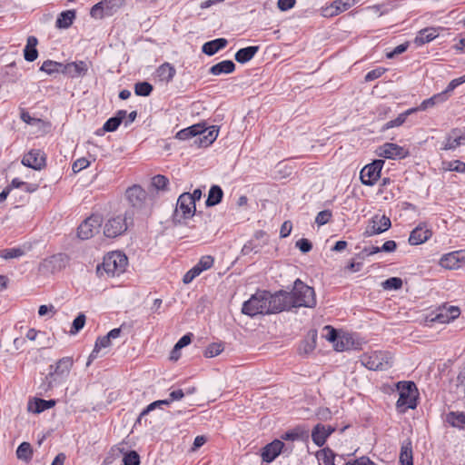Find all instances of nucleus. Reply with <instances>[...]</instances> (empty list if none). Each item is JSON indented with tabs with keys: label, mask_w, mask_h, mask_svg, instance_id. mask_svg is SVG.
Here are the masks:
<instances>
[{
	"label": "nucleus",
	"mask_w": 465,
	"mask_h": 465,
	"mask_svg": "<svg viewBox=\"0 0 465 465\" xmlns=\"http://www.w3.org/2000/svg\"><path fill=\"white\" fill-rule=\"evenodd\" d=\"M38 40L35 36L30 35L27 38L26 45L24 49V57L27 62H34L38 56L36 45Z\"/></svg>",
	"instance_id": "obj_33"
},
{
	"label": "nucleus",
	"mask_w": 465,
	"mask_h": 465,
	"mask_svg": "<svg viewBox=\"0 0 465 465\" xmlns=\"http://www.w3.org/2000/svg\"><path fill=\"white\" fill-rule=\"evenodd\" d=\"M440 265L449 270L462 267L465 265V250L454 251L444 254L440 260Z\"/></svg>",
	"instance_id": "obj_13"
},
{
	"label": "nucleus",
	"mask_w": 465,
	"mask_h": 465,
	"mask_svg": "<svg viewBox=\"0 0 465 465\" xmlns=\"http://www.w3.org/2000/svg\"><path fill=\"white\" fill-rule=\"evenodd\" d=\"M446 421L454 428L465 430V412L463 411H450L446 415Z\"/></svg>",
	"instance_id": "obj_36"
},
{
	"label": "nucleus",
	"mask_w": 465,
	"mask_h": 465,
	"mask_svg": "<svg viewBox=\"0 0 465 465\" xmlns=\"http://www.w3.org/2000/svg\"><path fill=\"white\" fill-rule=\"evenodd\" d=\"M319 460H321L324 465H334L335 454L330 449H324L318 455Z\"/></svg>",
	"instance_id": "obj_56"
},
{
	"label": "nucleus",
	"mask_w": 465,
	"mask_h": 465,
	"mask_svg": "<svg viewBox=\"0 0 465 465\" xmlns=\"http://www.w3.org/2000/svg\"><path fill=\"white\" fill-rule=\"evenodd\" d=\"M91 65V62L83 60L67 63L64 64L63 74L71 78L83 77L87 74Z\"/></svg>",
	"instance_id": "obj_15"
},
{
	"label": "nucleus",
	"mask_w": 465,
	"mask_h": 465,
	"mask_svg": "<svg viewBox=\"0 0 465 465\" xmlns=\"http://www.w3.org/2000/svg\"><path fill=\"white\" fill-rule=\"evenodd\" d=\"M102 217L98 214H93L86 218L77 229V235L82 240L92 238L102 225Z\"/></svg>",
	"instance_id": "obj_10"
},
{
	"label": "nucleus",
	"mask_w": 465,
	"mask_h": 465,
	"mask_svg": "<svg viewBox=\"0 0 465 465\" xmlns=\"http://www.w3.org/2000/svg\"><path fill=\"white\" fill-rule=\"evenodd\" d=\"M111 346V338L106 334L100 336L96 339L94 347L88 357L86 365L89 366L93 361L99 357V353L103 348H108Z\"/></svg>",
	"instance_id": "obj_26"
},
{
	"label": "nucleus",
	"mask_w": 465,
	"mask_h": 465,
	"mask_svg": "<svg viewBox=\"0 0 465 465\" xmlns=\"http://www.w3.org/2000/svg\"><path fill=\"white\" fill-rule=\"evenodd\" d=\"M330 434L331 431H327L324 425L317 424L312 430V439L317 446L322 447Z\"/></svg>",
	"instance_id": "obj_35"
},
{
	"label": "nucleus",
	"mask_w": 465,
	"mask_h": 465,
	"mask_svg": "<svg viewBox=\"0 0 465 465\" xmlns=\"http://www.w3.org/2000/svg\"><path fill=\"white\" fill-rule=\"evenodd\" d=\"M126 115L127 112L125 110L117 111L114 116L110 117L104 124V131H108L110 133L116 131L123 121L125 119Z\"/></svg>",
	"instance_id": "obj_32"
},
{
	"label": "nucleus",
	"mask_w": 465,
	"mask_h": 465,
	"mask_svg": "<svg viewBox=\"0 0 465 465\" xmlns=\"http://www.w3.org/2000/svg\"><path fill=\"white\" fill-rule=\"evenodd\" d=\"M381 150L380 155L388 159H404L410 154L408 149L392 143H384Z\"/></svg>",
	"instance_id": "obj_17"
},
{
	"label": "nucleus",
	"mask_w": 465,
	"mask_h": 465,
	"mask_svg": "<svg viewBox=\"0 0 465 465\" xmlns=\"http://www.w3.org/2000/svg\"><path fill=\"white\" fill-rule=\"evenodd\" d=\"M214 263V258L211 255L203 256L199 262L195 264L198 268H200L201 272L206 271L213 267Z\"/></svg>",
	"instance_id": "obj_58"
},
{
	"label": "nucleus",
	"mask_w": 465,
	"mask_h": 465,
	"mask_svg": "<svg viewBox=\"0 0 465 465\" xmlns=\"http://www.w3.org/2000/svg\"><path fill=\"white\" fill-rule=\"evenodd\" d=\"M335 350L338 351H348L352 348L351 337L349 334L339 336L334 344Z\"/></svg>",
	"instance_id": "obj_46"
},
{
	"label": "nucleus",
	"mask_w": 465,
	"mask_h": 465,
	"mask_svg": "<svg viewBox=\"0 0 465 465\" xmlns=\"http://www.w3.org/2000/svg\"><path fill=\"white\" fill-rule=\"evenodd\" d=\"M223 349L224 347L222 342H213L207 346L203 355L206 358H213L219 355L223 351Z\"/></svg>",
	"instance_id": "obj_50"
},
{
	"label": "nucleus",
	"mask_w": 465,
	"mask_h": 465,
	"mask_svg": "<svg viewBox=\"0 0 465 465\" xmlns=\"http://www.w3.org/2000/svg\"><path fill=\"white\" fill-rule=\"evenodd\" d=\"M156 74L160 81L170 83L176 74V69L170 63L165 62L157 68Z\"/></svg>",
	"instance_id": "obj_30"
},
{
	"label": "nucleus",
	"mask_w": 465,
	"mask_h": 465,
	"mask_svg": "<svg viewBox=\"0 0 465 465\" xmlns=\"http://www.w3.org/2000/svg\"><path fill=\"white\" fill-rule=\"evenodd\" d=\"M16 456L17 459L29 461L33 457V449L29 442H22L16 449Z\"/></svg>",
	"instance_id": "obj_40"
},
{
	"label": "nucleus",
	"mask_w": 465,
	"mask_h": 465,
	"mask_svg": "<svg viewBox=\"0 0 465 465\" xmlns=\"http://www.w3.org/2000/svg\"><path fill=\"white\" fill-rule=\"evenodd\" d=\"M128 264L127 256L119 251L108 252L103 262L96 266L98 277H114L123 273Z\"/></svg>",
	"instance_id": "obj_1"
},
{
	"label": "nucleus",
	"mask_w": 465,
	"mask_h": 465,
	"mask_svg": "<svg viewBox=\"0 0 465 465\" xmlns=\"http://www.w3.org/2000/svg\"><path fill=\"white\" fill-rule=\"evenodd\" d=\"M218 129L215 126L206 127V132L203 133L202 135H198L194 139L193 143L198 147H208L211 145L218 136Z\"/></svg>",
	"instance_id": "obj_22"
},
{
	"label": "nucleus",
	"mask_w": 465,
	"mask_h": 465,
	"mask_svg": "<svg viewBox=\"0 0 465 465\" xmlns=\"http://www.w3.org/2000/svg\"><path fill=\"white\" fill-rule=\"evenodd\" d=\"M295 246L302 252L307 253L312 249V243L306 238L298 240Z\"/></svg>",
	"instance_id": "obj_62"
},
{
	"label": "nucleus",
	"mask_w": 465,
	"mask_h": 465,
	"mask_svg": "<svg viewBox=\"0 0 465 465\" xmlns=\"http://www.w3.org/2000/svg\"><path fill=\"white\" fill-rule=\"evenodd\" d=\"M64 64L53 61V60H45L40 67V71L46 73L49 75H52L55 73H62L64 69Z\"/></svg>",
	"instance_id": "obj_38"
},
{
	"label": "nucleus",
	"mask_w": 465,
	"mask_h": 465,
	"mask_svg": "<svg viewBox=\"0 0 465 465\" xmlns=\"http://www.w3.org/2000/svg\"><path fill=\"white\" fill-rule=\"evenodd\" d=\"M74 361L71 357H64L60 359L55 365H50V371L46 376L48 381V388L53 386V382L64 380L66 378L73 367Z\"/></svg>",
	"instance_id": "obj_8"
},
{
	"label": "nucleus",
	"mask_w": 465,
	"mask_h": 465,
	"mask_svg": "<svg viewBox=\"0 0 465 465\" xmlns=\"http://www.w3.org/2000/svg\"><path fill=\"white\" fill-rule=\"evenodd\" d=\"M54 400H44V399H35V408L32 409L29 406V410H31L35 413H41L46 410L53 408L55 405Z\"/></svg>",
	"instance_id": "obj_43"
},
{
	"label": "nucleus",
	"mask_w": 465,
	"mask_h": 465,
	"mask_svg": "<svg viewBox=\"0 0 465 465\" xmlns=\"http://www.w3.org/2000/svg\"><path fill=\"white\" fill-rule=\"evenodd\" d=\"M288 293L291 297L292 308H314L317 304L314 289L304 283L301 279L294 281L293 287Z\"/></svg>",
	"instance_id": "obj_2"
},
{
	"label": "nucleus",
	"mask_w": 465,
	"mask_h": 465,
	"mask_svg": "<svg viewBox=\"0 0 465 465\" xmlns=\"http://www.w3.org/2000/svg\"><path fill=\"white\" fill-rule=\"evenodd\" d=\"M124 465H140V456L135 450L126 452L123 459Z\"/></svg>",
	"instance_id": "obj_57"
},
{
	"label": "nucleus",
	"mask_w": 465,
	"mask_h": 465,
	"mask_svg": "<svg viewBox=\"0 0 465 465\" xmlns=\"http://www.w3.org/2000/svg\"><path fill=\"white\" fill-rule=\"evenodd\" d=\"M399 461L401 465H413L412 443L410 439L401 444Z\"/></svg>",
	"instance_id": "obj_27"
},
{
	"label": "nucleus",
	"mask_w": 465,
	"mask_h": 465,
	"mask_svg": "<svg viewBox=\"0 0 465 465\" xmlns=\"http://www.w3.org/2000/svg\"><path fill=\"white\" fill-rule=\"evenodd\" d=\"M432 235V232L426 226L419 225L414 228L410 234L409 243L411 245H419L427 242Z\"/></svg>",
	"instance_id": "obj_20"
},
{
	"label": "nucleus",
	"mask_w": 465,
	"mask_h": 465,
	"mask_svg": "<svg viewBox=\"0 0 465 465\" xmlns=\"http://www.w3.org/2000/svg\"><path fill=\"white\" fill-rule=\"evenodd\" d=\"M153 90V85L145 81L138 82L134 84V94L138 96H149Z\"/></svg>",
	"instance_id": "obj_48"
},
{
	"label": "nucleus",
	"mask_w": 465,
	"mask_h": 465,
	"mask_svg": "<svg viewBox=\"0 0 465 465\" xmlns=\"http://www.w3.org/2000/svg\"><path fill=\"white\" fill-rule=\"evenodd\" d=\"M382 358L377 352L371 355H364L361 359L362 364L371 371L384 370V364L381 361Z\"/></svg>",
	"instance_id": "obj_31"
},
{
	"label": "nucleus",
	"mask_w": 465,
	"mask_h": 465,
	"mask_svg": "<svg viewBox=\"0 0 465 465\" xmlns=\"http://www.w3.org/2000/svg\"><path fill=\"white\" fill-rule=\"evenodd\" d=\"M305 438H308V432L300 428H295L282 435V439L284 440H304Z\"/></svg>",
	"instance_id": "obj_45"
},
{
	"label": "nucleus",
	"mask_w": 465,
	"mask_h": 465,
	"mask_svg": "<svg viewBox=\"0 0 465 465\" xmlns=\"http://www.w3.org/2000/svg\"><path fill=\"white\" fill-rule=\"evenodd\" d=\"M152 184L156 190L166 191L169 184V180L164 175L157 174L153 177Z\"/></svg>",
	"instance_id": "obj_54"
},
{
	"label": "nucleus",
	"mask_w": 465,
	"mask_h": 465,
	"mask_svg": "<svg viewBox=\"0 0 465 465\" xmlns=\"http://www.w3.org/2000/svg\"><path fill=\"white\" fill-rule=\"evenodd\" d=\"M85 315L84 313H79L72 323V327L69 331L70 334L75 335L76 333H78L84 328L85 324Z\"/></svg>",
	"instance_id": "obj_52"
},
{
	"label": "nucleus",
	"mask_w": 465,
	"mask_h": 465,
	"mask_svg": "<svg viewBox=\"0 0 465 465\" xmlns=\"http://www.w3.org/2000/svg\"><path fill=\"white\" fill-rule=\"evenodd\" d=\"M75 17V10L72 9L63 11L57 16V19L55 21V26L59 29H67L72 25Z\"/></svg>",
	"instance_id": "obj_29"
},
{
	"label": "nucleus",
	"mask_w": 465,
	"mask_h": 465,
	"mask_svg": "<svg viewBox=\"0 0 465 465\" xmlns=\"http://www.w3.org/2000/svg\"><path fill=\"white\" fill-rule=\"evenodd\" d=\"M266 291H257L249 300L245 301L242 307V312L250 317L258 314H267Z\"/></svg>",
	"instance_id": "obj_5"
},
{
	"label": "nucleus",
	"mask_w": 465,
	"mask_h": 465,
	"mask_svg": "<svg viewBox=\"0 0 465 465\" xmlns=\"http://www.w3.org/2000/svg\"><path fill=\"white\" fill-rule=\"evenodd\" d=\"M193 337V334L191 332H188L185 335H183L182 338H180V340L176 342V344L173 347L171 358L174 359L175 358V356L173 355L174 352H177L179 350L189 345L192 342Z\"/></svg>",
	"instance_id": "obj_53"
},
{
	"label": "nucleus",
	"mask_w": 465,
	"mask_h": 465,
	"mask_svg": "<svg viewBox=\"0 0 465 465\" xmlns=\"http://www.w3.org/2000/svg\"><path fill=\"white\" fill-rule=\"evenodd\" d=\"M391 226V219L386 215H374L369 222L363 235L371 237L388 231Z\"/></svg>",
	"instance_id": "obj_11"
},
{
	"label": "nucleus",
	"mask_w": 465,
	"mask_h": 465,
	"mask_svg": "<svg viewBox=\"0 0 465 465\" xmlns=\"http://www.w3.org/2000/svg\"><path fill=\"white\" fill-rule=\"evenodd\" d=\"M446 100L444 99V94L439 93L428 99L423 100L421 104L415 109H417V111H425L428 108L433 107L435 104L443 103Z\"/></svg>",
	"instance_id": "obj_39"
},
{
	"label": "nucleus",
	"mask_w": 465,
	"mask_h": 465,
	"mask_svg": "<svg viewBox=\"0 0 465 465\" xmlns=\"http://www.w3.org/2000/svg\"><path fill=\"white\" fill-rule=\"evenodd\" d=\"M385 162L381 159H376L372 163L365 165L361 173V182L367 186H372L381 177V173Z\"/></svg>",
	"instance_id": "obj_9"
},
{
	"label": "nucleus",
	"mask_w": 465,
	"mask_h": 465,
	"mask_svg": "<svg viewBox=\"0 0 465 465\" xmlns=\"http://www.w3.org/2000/svg\"><path fill=\"white\" fill-rule=\"evenodd\" d=\"M202 273L200 268H198L196 265H194L192 269H190L183 278V282L184 284H188L193 281L194 278H196L198 275Z\"/></svg>",
	"instance_id": "obj_60"
},
{
	"label": "nucleus",
	"mask_w": 465,
	"mask_h": 465,
	"mask_svg": "<svg viewBox=\"0 0 465 465\" xmlns=\"http://www.w3.org/2000/svg\"><path fill=\"white\" fill-rule=\"evenodd\" d=\"M206 132L205 124H196L187 128L180 130L175 137L179 140H188L190 138H197L198 135H202L203 133Z\"/></svg>",
	"instance_id": "obj_21"
},
{
	"label": "nucleus",
	"mask_w": 465,
	"mask_h": 465,
	"mask_svg": "<svg viewBox=\"0 0 465 465\" xmlns=\"http://www.w3.org/2000/svg\"><path fill=\"white\" fill-rule=\"evenodd\" d=\"M403 282L400 277H391L382 282L381 286L384 290H400L402 287Z\"/></svg>",
	"instance_id": "obj_51"
},
{
	"label": "nucleus",
	"mask_w": 465,
	"mask_h": 465,
	"mask_svg": "<svg viewBox=\"0 0 465 465\" xmlns=\"http://www.w3.org/2000/svg\"><path fill=\"white\" fill-rule=\"evenodd\" d=\"M125 197L134 210H141L145 203L147 193L140 185H133L125 192Z\"/></svg>",
	"instance_id": "obj_12"
},
{
	"label": "nucleus",
	"mask_w": 465,
	"mask_h": 465,
	"mask_svg": "<svg viewBox=\"0 0 465 465\" xmlns=\"http://www.w3.org/2000/svg\"><path fill=\"white\" fill-rule=\"evenodd\" d=\"M90 164V162L84 158H79L77 159L72 165V170L74 173H78L85 168H87Z\"/></svg>",
	"instance_id": "obj_63"
},
{
	"label": "nucleus",
	"mask_w": 465,
	"mask_h": 465,
	"mask_svg": "<svg viewBox=\"0 0 465 465\" xmlns=\"http://www.w3.org/2000/svg\"><path fill=\"white\" fill-rule=\"evenodd\" d=\"M438 29L435 27H426L420 30L414 39V44L417 46L423 45L427 43L433 41L437 36Z\"/></svg>",
	"instance_id": "obj_24"
},
{
	"label": "nucleus",
	"mask_w": 465,
	"mask_h": 465,
	"mask_svg": "<svg viewBox=\"0 0 465 465\" xmlns=\"http://www.w3.org/2000/svg\"><path fill=\"white\" fill-rule=\"evenodd\" d=\"M133 215V211H126L124 215H117L108 219L104 226V234L107 238H115L122 235L128 228L127 219H132Z\"/></svg>",
	"instance_id": "obj_6"
},
{
	"label": "nucleus",
	"mask_w": 465,
	"mask_h": 465,
	"mask_svg": "<svg viewBox=\"0 0 465 465\" xmlns=\"http://www.w3.org/2000/svg\"><path fill=\"white\" fill-rule=\"evenodd\" d=\"M22 163L34 170H42L46 165V157L41 150L32 149L24 155Z\"/></svg>",
	"instance_id": "obj_14"
},
{
	"label": "nucleus",
	"mask_w": 465,
	"mask_h": 465,
	"mask_svg": "<svg viewBox=\"0 0 465 465\" xmlns=\"http://www.w3.org/2000/svg\"><path fill=\"white\" fill-rule=\"evenodd\" d=\"M344 465H376L371 459L367 456H361L353 461H348Z\"/></svg>",
	"instance_id": "obj_64"
},
{
	"label": "nucleus",
	"mask_w": 465,
	"mask_h": 465,
	"mask_svg": "<svg viewBox=\"0 0 465 465\" xmlns=\"http://www.w3.org/2000/svg\"><path fill=\"white\" fill-rule=\"evenodd\" d=\"M228 45V40L225 38H216L214 40L204 43L202 46V52L208 55L213 56L220 50L225 48Z\"/></svg>",
	"instance_id": "obj_23"
},
{
	"label": "nucleus",
	"mask_w": 465,
	"mask_h": 465,
	"mask_svg": "<svg viewBox=\"0 0 465 465\" xmlns=\"http://www.w3.org/2000/svg\"><path fill=\"white\" fill-rule=\"evenodd\" d=\"M386 72V69L383 67H377L373 70L369 71L364 79L366 82H371L378 78H380L384 73Z\"/></svg>",
	"instance_id": "obj_61"
},
{
	"label": "nucleus",
	"mask_w": 465,
	"mask_h": 465,
	"mask_svg": "<svg viewBox=\"0 0 465 465\" xmlns=\"http://www.w3.org/2000/svg\"><path fill=\"white\" fill-rule=\"evenodd\" d=\"M399 391V399L396 402L399 411L403 412L407 409H415L417 407V400L419 391L414 381H399L397 383Z\"/></svg>",
	"instance_id": "obj_3"
},
{
	"label": "nucleus",
	"mask_w": 465,
	"mask_h": 465,
	"mask_svg": "<svg viewBox=\"0 0 465 465\" xmlns=\"http://www.w3.org/2000/svg\"><path fill=\"white\" fill-rule=\"evenodd\" d=\"M285 444L280 440H274L266 444L262 450V460L264 462H272L282 451Z\"/></svg>",
	"instance_id": "obj_16"
},
{
	"label": "nucleus",
	"mask_w": 465,
	"mask_h": 465,
	"mask_svg": "<svg viewBox=\"0 0 465 465\" xmlns=\"http://www.w3.org/2000/svg\"><path fill=\"white\" fill-rule=\"evenodd\" d=\"M259 49L260 46L258 45H250L247 47L241 48L235 53L234 59L239 64L248 63L259 52Z\"/></svg>",
	"instance_id": "obj_25"
},
{
	"label": "nucleus",
	"mask_w": 465,
	"mask_h": 465,
	"mask_svg": "<svg viewBox=\"0 0 465 465\" xmlns=\"http://www.w3.org/2000/svg\"><path fill=\"white\" fill-rule=\"evenodd\" d=\"M442 164L445 171L465 173V163L460 160L443 162Z\"/></svg>",
	"instance_id": "obj_47"
},
{
	"label": "nucleus",
	"mask_w": 465,
	"mask_h": 465,
	"mask_svg": "<svg viewBox=\"0 0 465 465\" xmlns=\"http://www.w3.org/2000/svg\"><path fill=\"white\" fill-rule=\"evenodd\" d=\"M460 314V310L457 306L450 305L449 307L440 308L435 316L431 319L432 322L439 323H448L450 321L457 319Z\"/></svg>",
	"instance_id": "obj_19"
},
{
	"label": "nucleus",
	"mask_w": 465,
	"mask_h": 465,
	"mask_svg": "<svg viewBox=\"0 0 465 465\" xmlns=\"http://www.w3.org/2000/svg\"><path fill=\"white\" fill-rule=\"evenodd\" d=\"M104 4L103 0L94 5L90 10V15L95 19H103L104 17H105L106 15L104 13Z\"/></svg>",
	"instance_id": "obj_55"
},
{
	"label": "nucleus",
	"mask_w": 465,
	"mask_h": 465,
	"mask_svg": "<svg viewBox=\"0 0 465 465\" xmlns=\"http://www.w3.org/2000/svg\"><path fill=\"white\" fill-rule=\"evenodd\" d=\"M267 298V314L279 313L283 311H291L292 309L291 297L287 291H278L271 293L266 291Z\"/></svg>",
	"instance_id": "obj_4"
},
{
	"label": "nucleus",
	"mask_w": 465,
	"mask_h": 465,
	"mask_svg": "<svg viewBox=\"0 0 465 465\" xmlns=\"http://www.w3.org/2000/svg\"><path fill=\"white\" fill-rule=\"evenodd\" d=\"M417 112V109L411 108L406 110L405 112L400 114L397 118L387 122L383 127V129H390L393 127H398L403 124L407 119V117L412 113Z\"/></svg>",
	"instance_id": "obj_42"
},
{
	"label": "nucleus",
	"mask_w": 465,
	"mask_h": 465,
	"mask_svg": "<svg viewBox=\"0 0 465 465\" xmlns=\"http://www.w3.org/2000/svg\"><path fill=\"white\" fill-rule=\"evenodd\" d=\"M106 16H112L125 5V0H103Z\"/></svg>",
	"instance_id": "obj_41"
},
{
	"label": "nucleus",
	"mask_w": 465,
	"mask_h": 465,
	"mask_svg": "<svg viewBox=\"0 0 465 465\" xmlns=\"http://www.w3.org/2000/svg\"><path fill=\"white\" fill-rule=\"evenodd\" d=\"M235 64L232 60H223L219 62L209 69V74L213 75H221L223 74H232L235 71Z\"/></svg>",
	"instance_id": "obj_28"
},
{
	"label": "nucleus",
	"mask_w": 465,
	"mask_h": 465,
	"mask_svg": "<svg viewBox=\"0 0 465 465\" xmlns=\"http://www.w3.org/2000/svg\"><path fill=\"white\" fill-rule=\"evenodd\" d=\"M196 207L193 204V200L189 196V193H182L176 203V209L173 213V222L182 223V221L193 217L195 214Z\"/></svg>",
	"instance_id": "obj_7"
},
{
	"label": "nucleus",
	"mask_w": 465,
	"mask_h": 465,
	"mask_svg": "<svg viewBox=\"0 0 465 465\" xmlns=\"http://www.w3.org/2000/svg\"><path fill=\"white\" fill-rule=\"evenodd\" d=\"M331 216H332V213H331V210L321 211L320 213H318V214H317V216L315 218V223L318 225H324L327 223H329V221L331 220Z\"/></svg>",
	"instance_id": "obj_59"
},
{
	"label": "nucleus",
	"mask_w": 465,
	"mask_h": 465,
	"mask_svg": "<svg viewBox=\"0 0 465 465\" xmlns=\"http://www.w3.org/2000/svg\"><path fill=\"white\" fill-rule=\"evenodd\" d=\"M223 197V191L221 188V186L216 185V184L212 185L209 190V193H208V197L205 201V205L207 207L215 206L222 202Z\"/></svg>",
	"instance_id": "obj_34"
},
{
	"label": "nucleus",
	"mask_w": 465,
	"mask_h": 465,
	"mask_svg": "<svg viewBox=\"0 0 465 465\" xmlns=\"http://www.w3.org/2000/svg\"><path fill=\"white\" fill-rule=\"evenodd\" d=\"M358 0H335L330 9L331 12L327 15L330 16L337 15L340 13L348 10L354 5Z\"/></svg>",
	"instance_id": "obj_37"
},
{
	"label": "nucleus",
	"mask_w": 465,
	"mask_h": 465,
	"mask_svg": "<svg viewBox=\"0 0 465 465\" xmlns=\"http://www.w3.org/2000/svg\"><path fill=\"white\" fill-rule=\"evenodd\" d=\"M25 254V251L20 248H7L0 251V257L5 260L21 257Z\"/></svg>",
	"instance_id": "obj_49"
},
{
	"label": "nucleus",
	"mask_w": 465,
	"mask_h": 465,
	"mask_svg": "<svg viewBox=\"0 0 465 465\" xmlns=\"http://www.w3.org/2000/svg\"><path fill=\"white\" fill-rule=\"evenodd\" d=\"M465 143V132L461 129L454 128L446 136L445 143L441 150H455Z\"/></svg>",
	"instance_id": "obj_18"
},
{
	"label": "nucleus",
	"mask_w": 465,
	"mask_h": 465,
	"mask_svg": "<svg viewBox=\"0 0 465 465\" xmlns=\"http://www.w3.org/2000/svg\"><path fill=\"white\" fill-rule=\"evenodd\" d=\"M67 262V256L63 253H58L51 256L46 262L52 265L53 270H62L65 267Z\"/></svg>",
	"instance_id": "obj_44"
}]
</instances>
